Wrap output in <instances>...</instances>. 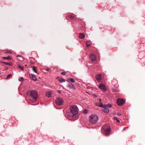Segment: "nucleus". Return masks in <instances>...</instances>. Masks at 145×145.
<instances>
[{
  "mask_svg": "<svg viewBox=\"0 0 145 145\" xmlns=\"http://www.w3.org/2000/svg\"><path fill=\"white\" fill-rule=\"evenodd\" d=\"M29 77L32 80L34 81H36L37 80V79L35 76L33 74H30L29 75Z\"/></svg>",
  "mask_w": 145,
  "mask_h": 145,
  "instance_id": "obj_11",
  "label": "nucleus"
},
{
  "mask_svg": "<svg viewBox=\"0 0 145 145\" xmlns=\"http://www.w3.org/2000/svg\"><path fill=\"white\" fill-rule=\"evenodd\" d=\"M114 119L115 120H116V121L118 122H120V120L117 119V118L116 117H114Z\"/></svg>",
  "mask_w": 145,
  "mask_h": 145,
  "instance_id": "obj_22",
  "label": "nucleus"
},
{
  "mask_svg": "<svg viewBox=\"0 0 145 145\" xmlns=\"http://www.w3.org/2000/svg\"><path fill=\"white\" fill-rule=\"evenodd\" d=\"M84 112L85 114H87L88 113V111L86 110H84Z\"/></svg>",
  "mask_w": 145,
  "mask_h": 145,
  "instance_id": "obj_28",
  "label": "nucleus"
},
{
  "mask_svg": "<svg viewBox=\"0 0 145 145\" xmlns=\"http://www.w3.org/2000/svg\"><path fill=\"white\" fill-rule=\"evenodd\" d=\"M52 93L50 91H48L46 94V96L48 97H50L51 96Z\"/></svg>",
  "mask_w": 145,
  "mask_h": 145,
  "instance_id": "obj_13",
  "label": "nucleus"
},
{
  "mask_svg": "<svg viewBox=\"0 0 145 145\" xmlns=\"http://www.w3.org/2000/svg\"><path fill=\"white\" fill-rule=\"evenodd\" d=\"M66 116L69 118L72 117V114L71 112H69V110H67L66 112Z\"/></svg>",
  "mask_w": 145,
  "mask_h": 145,
  "instance_id": "obj_9",
  "label": "nucleus"
},
{
  "mask_svg": "<svg viewBox=\"0 0 145 145\" xmlns=\"http://www.w3.org/2000/svg\"><path fill=\"white\" fill-rule=\"evenodd\" d=\"M25 66H26V65H25Z\"/></svg>",
  "mask_w": 145,
  "mask_h": 145,
  "instance_id": "obj_36",
  "label": "nucleus"
},
{
  "mask_svg": "<svg viewBox=\"0 0 145 145\" xmlns=\"http://www.w3.org/2000/svg\"><path fill=\"white\" fill-rule=\"evenodd\" d=\"M125 102V100L123 99H118L117 100V104L119 106L122 105Z\"/></svg>",
  "mask_w": 145,
  "mask_h": 145,
  "instance_id": "obj_7",
  "label": "nucleus"
},
{
  "mask_svg": "<svg viewBox=\"0 0 145 145\" xmlns=\"http://www.w3.org/2000/svg\"><path fill=\"white\" fill-rule=\"evenodd\" d=\"M1 63H3L5 64H6V65H10V63L8 62H5L1 61Z\"/></svg>",
  "mask_w": 145,
  "mask_h": 145,
  "instance_id": "obj_18",
  "label": "nucleus"
},
{
  "mask_svg": "<svg viewBox=\"0 0 145 145\" xmlns=\"http://www.w3.org/2000/svg\"><path fill=\"white\" fill-rule=\"evenodd\" d=\"M56 102L57 105H61L63 104V101L62 99L59 97L57 98Z\"/></svg>",
  "mask_w": 145,
  "mask_h": 145,
  "instance_id": "obj_6",
  "label": "nucleus"
},
{
  "mask_svg": "<svg viewBox=\"0 0 145 145\" xmlns=\"http://www.w3.org/2000/svg\"><path fill=\"white\" fill-rule=\"evenodd\" d=\"M3 59H7V60H10L11 59V58L10 56H8L7 57H3Z\"/></svg>",
  "mask_w": 145,
  "mask_h": 145,
  "instance_id": "obj_17",
  "label": "nucleus"
},
{
  "mask_svg": "<svg viewBox=\"0 0 145 145\" xmlns=\"http://www.w3.org/2000/svg\"><path fill=\"white\" fill-rule=\"evenodd\" d=\"M85 35L83 33H80L79 36L80 38L82 39L84 37Z\"/></svg>",
  "mask_w": 145,
  "mask_h": 145,
  "instance_id": "obj_14",
  "label": "nucleus"
},
{
  "mask_svg": "<svg viewBox=\"0 0 145 145\" xmlns=\"http://www.w3.org/2000/svg\"><path fill=\"white\" fill-rule=\"evenodd\" d=\"M98 106L101 107H103V111L106 113H108L109 112V109L108 108V106L105 105H103V104H101L98 105Z\"/></svg>",
  "mask_w": 145,
  "mask_h": 145,
  "instance_id": "obj_4",
  "label": "nucleus"
},
{
  "mask_svg": "<svg viewBox=\"0 0 145 145\" xmlns=\"http://www.w3.org/2000/svg\"><path fill=\"white\" fill-rule=\"evenodd\" d=\"M57 93L59 94H60L61 93V91L59 90H58L57 91Z\"/></svg>",
  "mask_w": 145,
  "mask_h": 145,
  "instance_id": "obj_31",
  "label": "nucleus"
},
{
  "mask_svg": "<svg viewBox=\"0 0 145 145\" xmlns=\"http://www.w3.org/2000/svg\"><path fill=\"white\" fill-rule=\"evenodd\" d=\"M65 74V73L64 72V75Z\"/></svg>",
  "mask_w": 145,
  "mask_h": 145,
  "instance_id": "obj_35",
  "label": "nucleus"
},
{
  "mask_svg": "<svg viewBox=\"0 0 145 145\" xmlns=\"http://www.w3.org/2000/svg\"><path fill=\"white\" fill-rule=\"evenodd\" d=\"M117 115L119 116H120L121 115V114L120 113H118L117 114Z\"/></svg>",
  "mask_w": 145,
  "mask_h": 145,
  "instance_id": "obj_32",
  "label": "nucleus"
},
{
  "mask_svg": "<svg viewBox=\"0 0 145 145\" xmlns=\"http://www.w3.org/2000/svg\"><path fill=\"white\" fill-rule=\"evenodd\" d=\"M96 78L99 82H100L102 78L101 75L100 74H97L96 76Z\"/></svg>",
  "mask_w": 145,
  "mask_h": 145,
  "instance_id": "obj_10",
  "label": "nucleus"
},
{
  "mask_svg": "<svg viewBox=\"0 0 145 145\" xmlns=\"http://www.w3.org/2000/svg\"><path fill=\"white\" fill-rule=\"evenodd\" d=\"M86 44H87V45L88 46H90L91 44V43H90L89 44H88L87 42L86 43Z\"/></svg>",
  "mask_w": 145,
  "mask_h": 145,
  "instance_id": "obj_26",
  "label": "nucleus"
},
{
  "mask_svg": "<svg viewBox=\"0 0 145 145\" xmlns=\"http://www.w3.org/2000/svg\"><path fill=\"white\" fill-rule=\"evenodd\" d=\"M90 58L92 61H93L95 60L96 57L95 55L93 54L90 56Z\"/></svg>",
  "mask_w": 145,
  "mask_h": 145,
  "instance_id": "obj_12",
  "label": "nucleus"
},
{
  "mask_svg": "<svg viewBox=\"0 0 145 145\" xmlns=\"http://www.w3.org/2000/svg\"><path fill=\"white\" fill-rule=\"evenodd\" d=\"M68 86V87L72 89H75L74 85L72 84H69Z\"/></svg>",
  "mask_w": 145,
  "mask_h": 145,
  "instance_id": "obj_16",
  "label": "nucleus"
},
{
  "mask_svg": "<svg viewBox=\"0 0 145 145\" xmlns=\"http://www.w3.org/2000/svg\"><path fill=\"white\" fill-rule=\"evenodd\" d=\"M45 70L47 71H48L50 70L49 68H47V69H46Z\"/></svg>",
  "mask_w": 145,
  "mask_h": 145,
  "instance_id": "obj_29",
  "label": "nucleus"
},
{
  "mask_svg": "<svg viewBox=\"0 0 145 145\" xmlns=\"http://www.w3.org/2000/svg\"><path fill=\"white\" fill-rule=\"evenodd\" d=\"M69 80L72 82L74 83L75 82V81L73 78H71L69 79Z\"/></svg>",
  "mask_w": 145,
  "mask_h": 145,
  "instance_id": "obj_23",
  "label": "nucleus"
},
{
  "mask_svg": "<svg viewBox=\"0 0 145 145\" xmlns=\"http://www.w3.org/2000/svg\"><path fill=\"white\" fill-rule=\"evenodd\" d=\"M99 88L101 90L105 91L106 90V88L105 86L103 84H101L99 85Z\"/></svg>",
  "mask_w": 145,
  "mask_h": 145,
  "instance_id": "obj_8",
  "label": "nucleus"
},
{
  "mask_svg": "<svg viewBox=\"0 0 145 145\" xmlns=\"http://www.w3.org/2000/svg\"><path fill=\"white\" fill-rule=\"evenodd\" d=\"M7 52L8 53H10V54L12 53L11 52L9 51H7Z\"/></svg>",
  "mask_w": 145,
  "mask_h": 145,
  "instance_id": "obj_33",
  "label": "nucleus"
},
{
  "mask_svg": "<svg viewBox=\"0 0 145 145\" xmlns=\"http://www.w3.org/2000/svg\"><path fill=\"white\" fill-rule=\"evenodd\" d=\"M69 17L71 19H73L74 18V16L72 15H70L69 16Z\"/></svg>",
  "mask_w": 145,
  "mask_h": 145,
  "instance_id": "obj_19",
  "label": "nucleus"
},
{
  "mask_svg": "<svg viewBox=\"0 0 145 145\" xmlns=\"http://www.w3.org/2000/svg\"><path fill=\"white\" fill-rule=\"evenodd\" d=\"M32 70L34 71V72H35L37 73V71L35 70V67H32Z\"/></svg>",
  "mask_w": 145,
  "mask_h": 145,
  "instance_id": "obj_20",
  "label": "nucleus"
},
{
  "mask_svg": "<svg viewBox=\"0 0 145 145\" xmlns=\"http://www.w3.org/2000/svg\"><path fill=\"white\" fill-rule=\"evenodd\" d=\"M69 110L72 114V118H76L78 112V107L75 106H71L70 107Z\"/></svg>",
  "mask_w": 145,
  "mask_h": 145,
  "instance_id": "obj_1",
  "label": "nucleus"
},
{
  "mask_svg": "<svg viewBox=\"0 0 145 145\" xmlns=\"http://www.w3.org/2000/svg\"><path fill=\"white\" fill-rule=\"evenodd\" d=\"M18 67L22 71H23L24 70V67L21 66L20 65H19Z\"/></svg>",
  "mask_w": 145,
  "mask_h": 145,
  "instance_id": "obj_24",
  "label": "nucleus"
},
{
  "mask_svg": "<svg viewBox=\"0 0 145 145\" xmlns=\"http://www.w3.org/2000/svg\"><path fill=\"white\" fill-rule=\"evenodd\" d=\"M98 120V116L97 115L94 114H91L89 118V121L92 124L95 123Z\"/></svg>",
  "mask_w": 145,
  "mask_h": 145,
  "instance_id": "obj_2",
  "label": "nucleus"
},
{
  "mask_svg": "<svg viewBox=\"0 0 145 145\" xmlns=\"http://www.w3.org/2000/svg\"><path fill=\"white\" fill-rule=\"evenodd\" d=\"M18 80L20 82H22L23 81V78L21 77L20 78L18 79Z\"/></svg>",
  "mask_w": 145,
  "mask_h": 145,
  "instance_id": "obj_21",
  "label": "nucleus"
},
{
  "mask_svg": "<svg viewBox=\"0 0 145 145\" xmlns=\"http://www.w3.org/2000/svg\"><path fill=\"white\" fill-rule=\"evenodd\" d=\"M30 95L33 99H36L38 97V94L37 91H35L32 90L30 92Z\"/></svg>",
  "mask_w": 145,
  "mask_h": 145,
  "instance_id": "obj_3",
  "label": "nucleus"
},
{
  "mask_svg": "<svg viewBox=\"0 0 145 145\" xmlns=\"http://www.w3.org/2000/svg\"><path fill=\"white\" fill-rule=\"evenodd\" d=\"M57 79L60 82L62 83L63 82V78H60L59 77H57Z\"/></svg>",
  "mask_w": 145,
  "mask_h": 145,
  "instance_id": "obj_15",
  "label": "nucleus"
},
{
  "mask_svg": "<svg viewBox=\"0 0 145 145\" xmlns=\"http://www.w3.org/2000/svg\"><path fill=\"white\" fill-rule=\"evenodd\" d=\"M17 56L18 57H20V61H22L23 60V58L22 57H21V56Z\"/></svg>",
  "mask_w": 145,
  "mask_h": 145,
  "instance_id": "obj_27",
  "label": "nucleus"
},
{
  "mask_svg": "<svg viewBox=\"0 0 145 145\" xmlns=\"http://www.w3.org/2000/svg\"><path fill=\"white\" fill-rule=\"evenodd\" d=\"M106 106H108V107L109 108H110L112 107V105L110 104H108L107 105H106Z\"/></svg>",
  "mask_w": 145,
  "mask_h": 145,
  "instance_id": "obj_25",
  "label": "nucleus"
},
{
  "mask_svg": "<svg viewBox=\"0 0 145 145\" xmlns=\"http://www.w3.org/2000/svg\"><path fill=\"white\" fill-rule=\"evenodd\" d=\"M104 131L106 135H108L110 132V128L109 126H104L103 127Z\"/></svg>",
  "mask_w": 145,
  "mask_h": 145,
  "instance_id": "obj_5",
  "label": "nucleus"
},
{
  "mask_svg": "<svg viewBox=\"0 0 145 145\" xmlns=\"http://www.w3.org/2000/svg\"><path fill=\"white\" fill-rule=\"evenodd\" d=\"M61 74L62 75H63V72H62Z\"/></svg>",
  "mask_w": 145,
  "mask_h": 145,
  "instance_id": "obj_34",
  "label": "nucleus"
},
{
  "mask_svg": "<svg viewBox=\"0 0 145 145\" xmlns=\"http://www.w3.org/2000/svg\"><path fill=\"white\" fill-rule=\"evenodd\" d=\"M11 74H8L7 76V78H8L9 77L11 76Z\"/></svg>",
  "mask_w": 145,
  "mask_h": 145,
  "instance_id": "obj_30",
  "label": "nucleus"
}]
</instances>
